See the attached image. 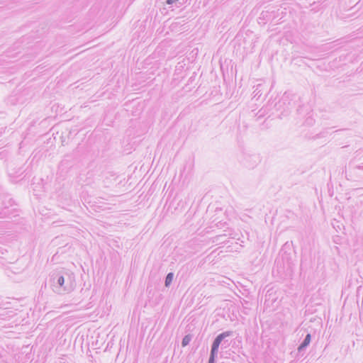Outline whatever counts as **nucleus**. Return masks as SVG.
<instances>
[{
  "label": "nucleus",
  "mask_w": 363,
  "mask_h": 363,
  "mask_svg": "<svg viewBox=\"0 0 363 363\" xmlns=\"http://www.w3.org/2000/svg\"><path fill=\"white\" fill-rule=\"evenodd\" d=\"M50 281L52 290L57 294H69L76 286L74 274L66 269L52 272Z\"/></svg>",
  "instance_id": "1"
},
{
  "label": "nucleus",
  "mask_w": 363,
  "mask_h": 363,
  "mask_svg": "<svg viewBox=\"0 0 363 363\" xmlns=\"http://www.w3.org/2000/svg\"><path fill=\"white\" fill-rule=\"evenodd\" d=\"M233 335V331L228 330L217 335L212 343L208 363H216V358L218 355L219 346L221 345L222 348H227L229 343H228V340H225V339L228 337L232 336Z\"/></svg>",
  "instance_id": "2"
},
{
  "label": "nucleus",
  "mask_w": 363,
  "mask_h": 363,
  "mask_svg": "<svg viewBox=\"0 0 363 363\" xmlns=\"http://www.w3.org/2000/svg\"><path fill=\"white\" fill-rule=\"evenodd\" d=\"M311 340V335L310 333H308L306 335L303 342L301 343V345L298 347V354H301L306 350V347L309 345Z\"/></svg>",
  "instance_id": "3"
},
{
  "label": "nucleus",
  "mask_w": 363,
  "mask_h": 363,
  "mask_svg": "<svg viewBox=\"0 0 363 363\" xmlns=\"http://www.w3.org/2000/svg\"><path fill=\"white\" fill-rule=\"evenodd\" d=\"M174 277V274L172 272H169L167 274L165 277L164 284L165 286L168 287L171 284Z\"/></svg>",
  "instance_id": "4"
},
{
  "label": "nucleus",
  "mask_w": 363,
  "mask_h": 363,
  "mask_svg": "<svg viewBox=\"0 0 363 363\" xmlns=\"http://www.w3.org/2000/svg\"><path fill=\"white\" fill-rule=\"evenodd\" d=\"M191 340V336L190 335H185L183 337L182 341V347H186V345H188Z\"/></svg>",
  "instance_id": "5"
},
{
  "label": "nucleus",
  "mask_w": 363,
  "mask_h": 363,
  "mask_svg": "<svg viewBox=\"0 0 363 363\" xmlns=\"http://www.w3.org/2000/svg\"><path fill=\"white\" fill-rule=\"evenodd\" d=\"M179 0H167L166 4L167 5H173L174 4L175 6L179 7L182 5V3L179 2Z\"/></svg>",
  "instance_id": "6"
},
{
  "label": "nucleus",
  "mask_w": 363,
  "mask_h": 363,
  "mask_svg": "<svg viewBox=\"0 0 363 363\" xmlns=\"http://www.w3.org/2000/svg\"><path fill=\"white\" fill-rule=\"evenodd\" d=\"M252 159H253V164H247V166L249 167V168H253L254 166H255L258 162H259V157L256 155H254L252 157Z\"/></svg>",
  "instance_id": "7"
},
{
  "label": "nucleus",
  "mask_w": 363,
  "mask_h": 363,
  "mask_svg": "<svg viewBox=\"0 0 363 363\" xmlns=\"http://www.w3.org/2000/svg\"><path fill=\"white\" fill-rule=\"evenodd\" d=\"M306 123L308 125H312L313 123H314V119L312 118L311 117H308L307 118V119L306 120Z\"/></svg>",
  "instance_id": "8"
},
{
  "label": "nucleus",
  "mask_w": 363,
  "mask_h": 363,
  "mask_svg": "<svg viewBox=\"0 0 363 363\" xmlns=\"http://www.w3.org/2000/svg\"><path fill=\"white\" fill-rule=\"evenodd\" d=\"M288 98H289L288 94H287L286 93H285V94H284V96H283V97H282V99H281V100H282L283 101H286V99H287Z\"/></svg>",
  "instance_id": "9"
}]
</instances>
